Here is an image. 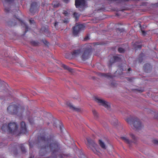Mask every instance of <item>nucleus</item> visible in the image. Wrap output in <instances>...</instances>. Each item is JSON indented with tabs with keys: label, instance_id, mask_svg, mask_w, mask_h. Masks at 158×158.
I'll return each instance as SVG.
<instances>
[{
	"label": "nucleus",
	"instance_id": "nucleus-35",
	"mask_svg": "<svg viewBox=\"0 0 158 158\" xmlns=\"http://www.w3.org/2000/svg\"><path fill=\"white\" fill-rule=\"evenodd\" d=\"M10 9L9 8H6L5 9V11L6 13H8L10 11Z\"/></svg>",
	"mask_w": 158,
	"mask_h": 158
},
{
	"label": "nucleus",
	"instance_id": "nucleus-40",
	"mask_svg": "<svg viewBox=\"0 0 158 158\" xmlns=\"http://www.w3.org/2000/svg\"><path fill=\"white\" fill-rule=\"evenodd\" d=\"M141 31H142V35L144 36L146 34V32L143 30H142Z\"/></svg>",
	"mask_w": 158,
	"mask_h": 158
},
{
	"label": "nucleus",
	"instance_id": "nucleus-1",
	"mask_svg": "<svg viewBox=\"0 0 158 158\" xmlns=\"http://www.w3.org/2000/svg\"><path fill=\"white\" fill-rule=\"evenodd\" d=\"M36 144L40 148L39 154L40 156H45L50 152L55 154L60 149V145L58 142L53 140V138L50 137L46 138L44 135L38 137Z\"/></svg>",
	"mask_w": 158,
	"mask_h": 158
},
{
	"label": "nucleus",
	"instance_id": "nucleus-9",
	"mask_svg": "<svg viewBox=\"0 0 158 158\" xmlns=\"http://www.w3.org/2000/svg\"><path fill=\"white\" fill-rule=\"evenodd\" d=\"M95 101L99 105L102 106L107 109L110 108V105L108 103L102 99L98 97H96L94 99Z\"/></svg>",
	"mask_w": 158,
	"mask_h": 158
},
{
	"label": "nucleus",
	"instance_id": "nucleus-6",
	"mask_svg": "<svg viewBox=\"0 0 158 158\" xmlns=\"http://www.w3.org/2000/svg\"><path fill=\"white\" fill-rule=\"evenodd\" d=\"M18 128V126L15 123H11L8 124V126L6 124L3 125L1 129L5 131L7 129L10 133H13L16 131Z\"/></svg>",
	"mask_w": 158,
	"mask_h": 158
},
{
	"label": "nucleus",
	"instance_id": "nucleus-16",
	"mask_svg": "<svg viewBox=\"0 0 158 158\" xmlns=\"http://www.w3.org/2000/svg\"><path fill=\"white\" fill-rule=\"evenodd\" d=\"M121 56H114L113 58L112 59V60L113 61V62H111V61L110 62L109 66L111 65L113 63L115 62L120 61L121 60Z\"/></svg>",
	"mask_w": 158,
	"mask_h": 158
},
{
	"label": "nucleus",
	"instance_id": "nucleus-30",
	"mask_svg": "<svg viewBox=\"0 0 158 158\" xmlns=\"http://www.w3.org/2000/svg\"><path fill=\"white\" fill-rule=\"evenodd\" d=\"M118 51L121 53H122L124 52V49L122 48H119L118 49Z\"/></svg>",
	"mask_w": 158,
	"mask_h": 158
},
{
	"label": "nucleus",
	"instance_id": "nucleus-34",
	"mask_svg": "<svg viewBox=\"0 0 158 158\" xmlns=\"http://www.w3.org/2000/svg\"><path fill=\"white\" fill-rule=\"evenodd\" d=\"M63 14L65 16H67L68 14V13L67 11L64 10V12L63 13Z\"/></svg>",
	"mask_w": 158,
	"mask_h": 158
},
{
	"label": "nucleus",
	"instance_id": "nucleus-46",
	"mask_svg": "<svg viewBox=\"0 0 158 158\" xmlns=\"http://www.w3.org/2000/svg\"><path fill=\"white\" fill-rule=\"evenodd\" d=\"M29 146H30V148H31L32 147L30 143L29 144Z\"/></svg>",
	"mask_w": 158,
	"mask_h": 158
},
{
	"label": "nucleus",
	"instance_id": "nucleus-21",
	"mask_svg": "<svg viewBox=\"0 0 158 158\" xmlns=\"http://www.w3.org/2000/svg\"><path fill=\"white\" fill-rule=\"evenodd\" d=\"M62 67H63L64 69H66L69 71L70 72H72V69L70 68L67 66L66 65L64 64H62Z\"/></svg>",
	"mask_w": 158,
	"mask_h": 158
},
{
	"label": "nucleus",
	"instance_id": "nucleus-32",
	"mask_svg": "<svg viewBox=\"0 0 158 158\" xmlns=\"http://www.w3.org/2000/svg\"><path fill=\"white\" fill-rule=\"evenodd\" d=\"M89 37L90 35L89 34H87L84 38V40H89L90 39Z\"/></svg>",
	"mask_w": 158,
	"mask_h": 158
},
{
	"label": "nucleus",
	"instance_id": "nucleus-2",
	"mask_svg": "<svg viewBox=\"0 0 158 158\" xmlns=\"http://www.w3.org/2000/svg\"><path fill=\"white\" fill-rule=\"evenodd\" d=\"M125 120L131 127L135 130H139L142 127L139 120L137 118L130 116L127 117Z\"/></svg>",
	"mask_w": 158,
	"mask_h": 158
},
{
	"label": "nucleus",
	"instance_id": "nucleus-29",
	"mask_svg": "<svg viewBox=\"0 0 158 158\" xmlns=\"http://www.w3.org/2000/svg\"><path fill=\"white\" fill-rule=\"evenodd\" d=\"M40 43H43L46 45H48V42L47 40H40Z\"/></svg>",
	"mask_w": 158,
	"mask_h": 158
},
{
	"label": "nucleus",
	"instance_id": "nucleus-37",
	"mask_svg": "<svg viewBox=\"0 0 158 158\" xmlns=\"http://www.w3.org/2000/svg\"><path fill=\"white\" fill-rule=\"evenodd\" d=\"M153 142L154 143L158 144V140L154 139L153 140Z\"/></svg>",
	"mask_w": 158,
	"mask_h": 158
},
{
	"label": "nucleus",
	"instance_id": "nucleus-20",
	"mask_svg": "<svg viewBox=\"0 0 158 158\" xmlns=\"http://www.w3.org/2000/svg\"><path fill=\"white\" fill-rule=\"evenodd\" d=\"M99 143L100 145L102 148L104 149H106V145L101 140H99Z\"/></svg>",
	"mask_w": 158,
	"mask_h": 158
},
{
	"label": "nucleus",
	"instance_id": "nucleus-13",
	"mask_svg": "<svg viewBox=\"0 0 158 158\" xmlns=\"http://www.w3.org/2000/svg\"><path fill=\"white\" fill-rule=\"evenodd\" d=\"M37 3L35 2H33L31 6L30 9V12L32 13L35 12L37 11Z\"/></svg>",
	"mask_w": 158,
	"mask_h": 158
},
{
	"label": "nucleus",
	"instance_id": "nucleus-41",
	"mask_svg": "<svg viewBox=\"0 0 158 158\" xmlns=\"http://www.w3.org/2000/svg\"><path fill=\"white\" fill-rule=\"evenodd\" d=\"M63 2L65 3H67L69 1V0H63Z\"/></svg>",
	"mask_w": 158,
	"mask_h": 158
},
{
	"label": "nucleus",
	"instance_id": "nucleus-22",
	"mask_svg": "<svg viewBox=\"0 0 158 158\" xmlns=\"http://www.w3.org/2000/svg\"><path fill=\"white\" fill-rule=\"evenodd\" d=\"M68 106H69L70 108L72 109H73V110L77 111H79V109L77 108H76L74 107L73 105L70 103H69V104H68Z\"/></svg>",
	"mask_w": 158,
	"mask_h": 158
},
{
	"label": "nucleus",
	"instance_id": "nucleus-24",
	"mask_svg": "<svg viewBox=\"0 0 158 158\" xmlns=\"http://www.w3.org/2000/svg\"><path fill=\"white\" fill-rule=\"evenodd\" d=\"M141 45L140 44L138 45L137 44V43L135 44L134 45V47L136 50L139 49H140L141 47Z\"/></svg>",
	"mask_w": 158,
	"mask_h": 158
},
{
	"label": "nucleus",
	"instance_id": "nucleus-5",
	"mask_svg": "<svg viewBox=\"0 0 158 158\" xmlns=\"http://www.w3.org/2000/svg\"><path fill=\"white\" fill-rule=\"evenodd\" d=\"M92 49L90 45H85L82 48L81 54V58L82 60L85 61L88 59L90 55Z\"/></svg>",
	"mask_w": 158,
	"mask_h": 158
},
{
	"label": "nucleus",
	"instance_id": "nucleus-18",
	"mask_svg": "<svg viewBox=\"0 0 158 158\" xmlns=\"http://www.w3.org/2000/svg\"><path fill=\"white\" fill-rule=\"evenodd\" d=\"M31 44L34 46L39 45L40 42H38L37 40H32L30 42Z\"/></svg>",
	"mask_w": 158,
	"mask_h": 158
},
{
	"label": "nucleus",
	"instance_id": "nucleus-3",
	"mask_svg": "<svg viewBox=\"0 0 158 158\" xmlns=\"http://www.w3.org/2000/svg\"><path fill=\"white\" fill-rule=\"evenodd\" d=\"M24 110L23 107L14 103L12 104L7 108L8 112L11 114H16L18 113H21Z\"/></svg>",
	"mask_w": 158,
	"mask_h": 158
},
{
	"label": "nucleus",
	"instance_id": "nucleus-48",
	"mask_svg": "<svg viewBox=\"0 0 158 158\" xmlns=\"http://www.w3.org/2000/svg\"><path fill=\"white\" fill-rule=\"evenodd\" d=\"M60 130H61V126H60Z\"/></svg>",
	"mask_w": 158,
	"mask_h": 158
},
{
	"label": "nucleus",
	"instance_id": "nucleus-38",
	"mask_svg": "<svg viewBox=\"0 0 158 158\" xmlns=\"http://www.w3.org/2000/svg\"><path fill=\"white\" fill-rule=\"evenodd\" d=\"M62 22L64 23H68L69 21L68 20H63Z\"/></svg>",
	"mask_w": 158,
	"mask_h": 158
},
{
	"label": "nucleus",
	"instance_id": "nucleus-4",
	"mask_svg": "<svg viewBox=\"0 0 158 158\" xmlns=\"http://www.w3.org/2000/svg\"><path fill=\"white\" fill-rule=\"evenodd\" d=\"M86 139L87 141L86 145L88 148L92 150L94 153L99 155V152L98 145L96 143L94 140L90 138H87Z\"/></svg>",
	"mask_w": 158,
	"mask_h": 158
},
{
	"label": "nucleus",
	"instance_id": "nucleus-31",
	"mask_svg": "<svg viewBox=\"0 0 158 158\" xmlns=\"http://www.w3.org/2000/svg\"><path fill=\"white\" fill-rule=\"evenodd\" d=\"M13 1V0H5V1L4 2H3V5L4 6H5L6 2H11Z\"/></svg>",
	"mask_w": 158,
	"mask_h": 158
},
{
	"label": "nucleus",
	"instance_id": "nucleus-11",
	"mask_svg": "<svg viewBox=\"0 0 158 158\" xmlns=\"http://www.w3.org/2000/svg\"><path fill=\"white\" fill-rule=\"evenodd\" d=\"M85 4V0H75V6L77 8L84 6Z\"/></svg>",
	"mask_w": 158,
	"mask_h": 158
},
{
	"label": "nucleus",
	"instance_id": "nucleus-23",
	"mask_svg": "<svg viewBox=\"0 0 158 158\" xmlns=\"http://www.w3.org/2000/svg\"><path fill=\"white\" fill-rule=\"evenodd\" d=\"M53 7H56L59 6L60 5V3L58 2L55 1L53 2Z\"/></svg>",
	"mask_w": 158,
	"mask_h": 158
},
{
	"label": "nucleus",
	"instance_id": "nucleus-25",
	"mask_svg": "<svg viewBox=\"0 0 158 158\" xmlns=\"http://www.w3.org/2000/svg\"><path fill=\"white\" fill-rule=\"evenodd\" d=\"M118 31L120 32L121 35V33H122V34H126V32L125 31L124 29H118Z\"/></svg>",
	"mask_w": 158,
	"mask_h": 158
},
{
	"label": "nucleus",
	"instance_id": "nucleus-36",
	"mask_svg": "<svg viewBox=\"0 0 158 158\" xmlns=\"http://www.w3.org/2000/svg\"><path fill=\"white\" fill-rule=\"evenodd\" d=\"M115 122L114 123H113L112 122H111V124L114 125V126H116L117 125V119H115Z\"/></svg>",
	"mask_w": 158,
	"mask_h": 158
},
{
	"label": "nucleus",
	"instance_id": "nucleus-15",
	"mask_svg": "<svg viewBox=\"0 0 158 158\" xmlns=\"http://www.w3.org/2000/svg\"><path fill=\"white\" fill-rule=\"evenodd\" d=\"M98 75L100 76H102L103 77H106L108 79H111L113 77L112 75H111L110 73H98Z\"/></svg>",
	"mask_w": 158,
	"mask_h": 158
},
{
	"label": "nucleus",
	"instance_id": "nucleus-45",
	"mask_svg": "<svg viewBox=\"0 0 158 158\" xmlns=\"http://www.w3.org/2000/svg\"><path fill=\"white\" fill-rule=\"evenodd\" d=\"M131 68H129V69H128V71H131Z\"/></svg>",
	"mask_w": 158,
	"mask_h": 158
},
{
	"label": "nucleus",
	"instance_id": "nucleus-19",
	"mask_svg": "<svg viewBox=\"0 0 158 158\" xmlns=\"http://www.w3.org/2000/svg\"><path fill=\"white\" fill-rule=\"evenodd\" d=\"M8 23L9 26H13L16 25V23L15 21L14 20L9 21Z\"/></svg>",
	"mask_w": 158,
	"mask_h": 158
},
{
	"label": "nucleus",
	"instance_id": "nucleus-42",
	"mask_svg": "<svg viewBox=\"0 0 158 158\" xmlns=\"http://www.w3.org/2000/svg\"><path fill=\"white\" fill-rule=\"evenodd\" d=\"M148 65V67H149L150 66V65L149 64H146L145 65V66H144V69H146V65Z\"/></svg>",
	"mask_w": 158,
	"mask_h": 158
},
{
	"label": "nucleus",
	"instance_id": "nucleus-10",
	"mask_svg": "<svg viewBox=\"0 0 158 158\" xmlns=\"http://www.w3.org/2000/svg\"><path fill=\"white\" fill-rule=\"evenodd\" d=\"M82 48H80L77 49L73 50L71 54L73 57H75L81 55Z\"/></svg>",
	"mask_w": 158,
	"mask_h": 158
},
{
	"label": "nucleus",
	"instance_id": "nucleus-39",
	"mask_svg": "<svg viewBox=\"0 0 158 158\" xmlns=\"http://www.w3.org/2000/svg\"><path fill=\"white\" fill-rule=\"evenodd\" d=\"M58 22H56L54 24V26L56 28L57 27V26L58 25Z\"/></svg>",
	"mask_w": 158,
	"mask_h": 158
},
{
	"label": "nucleus",
	"instance_id": "nucleus-33",
	"mask_svg": "<svg viewBox=\"0 0 158 158\" xmlns=\"http://www.w3.org/2000/svg\"><path fill=\"white\" fill-rule=\"evenodd\" d=\"M29 23L30 24H35V23L34 21L32 19H30L29 20Z\"/></svg>",
	"mask_w": 158,
	"mask_h": 158
},
{
	"label": "nucleus",
	"instance_id": "nucleus-28",
	"mask_svg": "<svg viewBox=\"0 0 158 158\" xmlns=\"http://www.w3.org/2000/svg\"><path fill=\"white\" fill-rule=\"evenodd\" d=\"M73 16L76 19V20H77L78 19L79 15L76 12H74L73 14Z\"/></svg>",
	"mask_w": 158,
	"mask_h": 158
},
{
	"label": "nucleus",
	"instance_id": "nucleus-26",
	"mask_svg": "<svg viewBox=\"0 0 158 158\" xmlns=\"http://www.w3.org/2000/svg\"><path fill=\"white\" fill-rule=\"evenodd\" d=\"M93 113L95 118H98V115L97 111L95 110H93Z\"/></svg>",
	"mask_w": 158,
	"mask_h": 158
},
{
	"label": "nucleus",
	"instance_id": "nucleus-43",
	"mask_svg": "<svg viewBox=\"0 0 158 158\" xmlns=\"http://www.w3.org/2000/svg\"><path fill=\"white\" fill-rule=\"evenodd\" d=\"M111 85L112 86H114V82H113V81L112 82V83H111Z\"/></svg>",
	"mask_w": 158,
	"mask_h": 158
},
{
	"label": "nucleus",
	"instance_id": "nucleus-17",
	"mask_svg": "<svg viewBox=\"0 0 158 158\" xmlns=\"http://www.w3.org/2000/svg\"><path fill=\"white\" fill-rule=\"evenodd\" d=\"M48 27L46 26L44 27H42L41 29V31L44 32V33H48L49 32Z\"/></svg>",
	"mask_w": 158,
	"mask_h": 158
},
{
	"label": "nucleus",
	"instance_id": "nucleus-44",
	"mask_svg": "<svg viewBox=\"0 0 158 158\" xmlns=\"http://www.w3.org/2000/svg\"><path fill=\"white\" fill-rule=\"evenodd\" d=\"M13 153H14V154L15 155H16V154H17V151H16V152H14V151H13Z\"/></svg>",
	"mask_w": 158,
	"mask_h": 158
},
{
	"label": "nucleus",
	"instance_id": "nucleus-7",
	"mask_svg": "<svg viewBox=\"0 0 158 158\" xmlns=\"http://www.w3.org/2000/svg\"><path fill=\"white\" fill-rule=\"evenodd\" d=\"M129 135L132 140L130 139L126 136L121 137L120 139L125 143L128 144H130L132 143H135L137 139V137L132 133H130Z\"/></svg>",
	"mask_w": 158,
	"mask_h": 158
},
{
	"label": "nucleus",
	"instance_id": "nucleus-14",
	"mask_svg": "<svg viewBox=\"0 0 158 158\" xmlns=\"http://www.w3.org/2000/svg\"><path fill=\"white\" fill-rule=\"evenodd\" d=\"M21 133L23 134H26L27 133V130L25 123L24 122H22L21 123Z\"/></svg>",
	"mask_w": 158,
	"mask_h": 158
},
{
	"label": "nucleus",
	"instance_id": "nucleus-8",
	"mask_svg": "<svg viewBox=\"0 0 158 158\" xmlns=\"http://www.w3.org/2000/svg\"><path fill=\"white\" fill-rule=\"evenodd\" d=\"M85 26L82 24H77L73 28V33L74 36H77L79 32L82 30H84Z\"/></svg>",
	"mask_w": 158,
	"mask_h": 158
},
{
	"label": "nucleus",
	"instance_id": "nucleus-27",
	"mask_svg": "<svg viewBox=\"0 0 158 158\" xmlns=\"http://www.w3.org/2000/svg\"><path fill=\"white\" fill-rule=\"evenodd\" d=\"M21 149L22 151L24 153H25L26 151L25 150V149L23 145V144H21L20 146Z\"/></svg>",
	"mask_w": 158,
	"mask_h": 158
},
{
	"label": "nucleus",
	"instance_id": "nucleus-12",
	"mask_svg": "<svg viewBox=\"0 0 158 158\" xmlns=\"http://www.w3.org/2000/svg\"><path fill=\"white\" fill-rule=\"evenodd\" d=\"M17 19V20L20 23L21 25L23 27H25V31L24 34L26 33L27 31H28L29 28L26 24L22 20L19 19L17 17H16L15 16V17Z\"/></svg>",
	"mask_w": 158,
	"mask_h": 158
},
{
	"label": "nucleus",
	"instance_id": "nucleus-47",
	"mask_svg": "<svg viewBox=\"0 0 158 158\" xmlns=\"http://www.w3.org/2000/svg\"><path fill=\"white\" fill-rule=\"evenodd\" d=\"M34 158V156H31L30 158Z\"/></svg>",
	"mask_w": 158,
	"mask_h": 158
}]
</instances>
